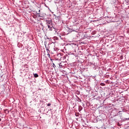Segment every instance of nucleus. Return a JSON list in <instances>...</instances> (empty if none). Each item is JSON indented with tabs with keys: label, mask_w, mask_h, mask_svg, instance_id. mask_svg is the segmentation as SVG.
<instances>
[{
	"label": "nucleus",
	"mask_w": 129,
	"mask_h": 129,
	"mask_svg": "<svg viewBox=\"0 0 129 129\" xmlns=\"http://www.w3.org/2000/svg\"><path fill=\"white\" fill-rule=\"evenodd\" d=\"M46 25H47V27L48 26H51L52 25V21L51 20H46Z\"/></svg>",
	"instance_id": "1"
},
{
	"label": "nucleus",
	"mask_w": 129,
	"mask_h": 129,
	"mask_svg": "<svg viewBox=\"0 0 129 129\" xmlns=\"http://www.w3.org/2000/svg\"><path fill=\"white\" fill-rule=\"evenodd\" d=\"M48 28L49 29V31H53V29H54L53 25H48Z\"/></svg>",
	"instance_id": "2"
},
{
	"label": "nucleus",
	"mask_w": 129,
	"mask_h": 129,
	"mask_svg": "<svg viewBox=\"0 0 129 129\" xmlns=\"http://www.w3.org/2000/svg\"><path fill=\"white\" fill-rule=\"evenodd\" d=\"M34 77L35 78H37V77H39V75H38L37 74H34Z\"/></svg>",
	"instance_id": "3"
},
{
	"label": "nucleus",
	"mask_w": 129,
	"mask_h": 129,
	"mask_svg": "<svg viewBox=\"0 0 129 129\" xmlns=\"http://www.w3.org/2000/svg\"><path fill=\"white\" fill-rule=\"evenodd\" d=\"M100 85L101 86H105V84L103 83H100Z\"/></svg>",
	"instance_id": "4"
},
{
	"label": "nucleus",
	"mask_w": 129,
	"mask_h": 129,
	"mask_svg": "<svg viewBox=\"0 0 129 129\" xmlns=\"http://www.w3.org/2000/svg\"><path fill=\"white\" fill-rule=\"evenodd\" d=\"M51 106V104L48 103V105H47V106Z\"/></svg>",
	"instance_id": "5"
},
{
	"label": "nucleus",
	"mask_w": 129,
	"mask_h": 129,
	"mask_svg": "<svg viewBox=\"0 0 129 129\" xmlns=\"http://www.w3.org/2000/svg\"><path fill=\"white\" fill-rule=\"evenodd\" d=\"M47 57H50V54L49 53L47 54Z\"/></svg>",
	"instance_id": "6"
},
{
	"label": "nucleus",
	"mask_w": 129,
	"mask_h": 129,
	"mask_svg": "<svg viewBox=\"0 0 129 129\" xmlns=\"http://www.w3.org/2000/svg\"><path fill=\"white\" fill-rule=\"evenodd\" d=\"M50 60H51V61H52L53 59H51Z\"/></svg>",
	"instance_id": "7"
}]
</instances>
